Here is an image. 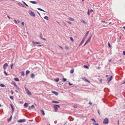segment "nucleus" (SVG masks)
<instances>
[{"mask_svg": "<svg viewBox=\"0 0 125 125\" xmlns=\"http://www.w3.org/2000/svg\"><path fill=\"white\" fill-rule=\"evenodd\" d=\"M89 33V31H88L87 32H86V33L85 35H84V37H83V39L82 41H81V43H80V44L79 45V46L81 45L83 43L85 40V39L87 36L88 34Z\"/></svg>", "mask_w": 125, "mask_h": 125, "instance_id": "1", "label": "nucleus"}, {"mask_svg": "<svg viewBox=\"0 0 125 125\" xmlns=\"http://www.w3.org/2000/svg\"><path fill=\"white\" fill-rule=\"evenodd\" d=\"M28 12H29V14H30V15L31 16H33V17H35V14L32 11L30 10H29V11Z\"/></svg>", "mask_w": 125, "mask_h": 125, "instance_id": "2", "label": "nucleus"}, {"mask_svg": "<svg viewBox=\"0 0 125 125\" xmlns=\"http://www.w3.org/2000/svg\"><path fill=\"white\" fill-rule=\"evenodd\" d=\"M24 88L26 90V92L27 94L29 95H31V92L29 91L27 88L25 87Z\"/></svg>", "mask_w": 125, "mask_h": 125, "instance_id": "3", "label": "nucleus"}, {"mask_svg": "<svg viewBox=\"0 0 125 125\" xmlns=\"http://www.w3.org/2000/svg\"><path fill=\"white\" fill-rule=\"evenodd\" d=\"M108 120L107 118H105L103 121V123L105 124H107L108 123Z\"/></svg>", "mask_w": 125, "mask_h": 125, "instance_id": "4", "label": "nucleus"}, {"mask_svg": "<svg viewBox=\"0 0 125 125\" xmlns=\"http://www.w3.org/2000/svg\"><path fill=\"white\" fill-rule=\"evenodd\" d=\"M8 66V65L7 63H5L3 65V68L4 70L6 69V68Z\"/></svg>", "mask_w": 125, "mask_h": 125, "instance_id": "5", "label": "nucleus"}, {"mask_svg": "<svg viewBox=\"0 0 125 125\" xmlns=\"http://www.w3.org/2000/svg\"><path fill=\"white\" fill-rule=\"evenodd\" d=\"M26 121V120L25 119H20L18 120L17 122H18L21 123L23 122H25Z\"/></svg>", "mask_w": 125, "mask_h": 125, "instance_id": "6", "label": "nucleus"}, {"mask_svg": "<svg viewBox=\"0 0 125 125\" xmlns=\"http://www.w3.org/2000/svg\"><path fill=\"white\" fill-rule=\"evenodd\" d=\"M112 79V76H111L110 78H107V80L108 82V83L110 82Z\"/></svg>", "mask_w": 125, "mask_h": 125, "instance_id": "7", "label": "nucleus"}, {"mask_svg": "<svg viewBox=\"0 0 125 125\" xmlns=\"http://www.w3.org/2000/svg\"><path fill=\"white\" fill-rule=\"evenodd\" d=\"M82 79L84 80V81L86 82H87L88 83H90V82L87 79H86L85 77H84L82 78Z\"/></svg>", "mask_w": 125, "mask_h": 125, "instance_id": "8", "label": "nucleus"}, {"mask_svg": "<svg viewBox=\"0 0 125 125\" xmlns=\"http://www.w3.org/2000/svg\"><path fill=\"white\" fill-rule=\"evenodd\" d=\"M92 37V35H91L90 37L86 41V43H88V42H89L90 41V40H91V39Z\"/></svg>", "mask_w": 125, "mask_h": 125, "instance_id": "9", "label": "nucleus"}, {"mask_svg": "<svg viewBox=\"0 0 125 125\" xmlns=\"http://www.w3.org/2000/svg\"><path fill=\"white\" fill-rule=\"evenodd\" d=\"M54 108L55 109V111H56L57 110V106L56 105H55V104L54 105Z\"/></svg>", "mask_w": 125, "mask_h": 125, "instance_id": "10", "label": "nucleus"}, {"mask_svg": "<svg viewBox=\"0 0 125 125\" xmlns=\"http://www.w3.org/2000/svg\"><path fill=\"white\" fill-rule=\"evenodd\" d=\"M35 77V75L34 74L32 73L31 76V77L32 78H34Z\"/></svg>", "mask_w": 125, "mask_h": 125, "instance_id": "11", "label": "nucleus"}, {"mask_svg": "<svg viewBox=\"0 0 125 125\" xmlns=\"http://www.w3.org/2000/svg\"><path fill=\"white\" fill-rule=\"evenodd\" d=\"M40 43V42H33V44L34 45H35V44H39Z\"/></svg>", "mask_w": 125, "mask_h": 125, "instance_id": "12", "label": "nucleus"}, {"mask_svg": "<svg viewBox=\"0 0 125 125\" xmlns=\"http://www.w3.org/2000/svg\"><path fill=\"white\" fill-rule=\"evenodd\" d=\"M68 19L69 20H70L71 21H74V20L73 19V18H72L70 17H69L68 18Z\"/></svg>", "mask_w": 125, "mask_h": 125, "instance_id": "13", "label": "nucleus"}, {"mask_svg": "<svg viewBox=\"0 0 125 125\" xmlns=\"http://www.w3.org/2000/svg\"><path fill=\"white\" fill-rule=\"evenodd\" d=\"M40 111L41 113L42 114V115H44L45 114L44 111L42 110H41Z\"/></svg>", "mask_w": 125, "mask_h": 125, "instance_id": "14", "label": "nucleus"}, {"mask_svg": "<svg viewBox=\"0 0 125 125\" xmlns=\"http://www.w3.org/2000/svg\"><path fill=\"white\" fill-rule=\"evenodd\" d=\"M10 106H11V108L12 109V112H13L14 111V107H13V105H12L11 104H10Z\"/></svg>", "mask_w": 125, "mask_h": 125, "instance_id": "15", "label": "nucleus"}, {"mask_svg": "<svg viewBox=\"0 0 125 125\" xmlns=\"http://www.w3.org/2000/svg\"><path fill=\"white\" fill-rule=\"evenodd\" d=\"M30 2L34 4H36L37 3V2L35 1H30Z\"/></svg>", "mask_w": 125, "mask_h": 125, "instance_id": "16", "label": "nucleus"}, {"mask_svg": "<svg viewBox=\"0 0 125 125\" xmlns=\"http://www.w3.org/2000/svg\"><path fill=\"white\" fill-rule=\"evenodd\" d=\"M14 87L15 88L17 89L18 90H20V88L17 86V85L15 86Z\"/></svg>", "mask_w": 125, "mask_h": 125, "instance_id": "17", "label": "nucleus"}, {"mask_svg": "<svg viewBox=\"0 0 125 125\" xmlns=\"http://www.w3.org/2000/svg\"><path fill=\"white\" fill-rule=\"evenodd\" d=\"M14 79L15 81H19V79L17 78H15Z\"/></svg>", "mask_w": 125, "mask_h": 125, "instance_id": "18", "label": "nucleus"}, {"mask_svg": "<svg viewBox=\"0 0 125 125\" xmlns=\"http://www.w3.org/2000/svg\"><path fill=\"white\" fill-rule=\"evenodd\" d=\"M52 103H56V104H58L59 103V102L57 101H52Z\"/></svg>", "mask_w": 125, "mask_h": 125, "instance_id": "19", "label": "nucleus"}, {"mask_svg": "<svg viewBox=\"0 0 125 125\" xmlns=\"http://www.w3.org/2000/svg\"><path fill=\"white\" fill-rule=\"evenodd\" d=\"M44 18L45 19H46L48 20H49L48 17L47 16H45L44 17Z\"/></svg>", "mask_w": 125, "mask_h": 125, "instance_id": "20", "label": "nucleus"}, {"mask_svg": "<svg viewBox=\"0 0 125 125\" xmlns=\"http://www.w3.org/2000/svg\"><path fill=\"white\" fill-rule=\"evenodd\" d=\"M12 84L14 86L17 85L16 83L14 82H12Z\"/></svg>", "mask_w": 125, "mask_h": 125, "instance_id": "21", "label": "nucleus"}, {"mask_svg": "<svg viewBox=\"0 0 125 125\" xmlns=\"http://www.w3.org/2000/svg\"><path fill=\"white\" fill-rule=\"evenodd\" d=\"M30 72L29 71L27 70L26 72V75H27Z\"/></svg>", "mask_w": 125, "mask_h": 125, "instance_id": "22", "label": "nucleus"}, {"mask_svg": "<svg viewBox=\"0 0 125 125\" xmlns=\"http://www.w3.org/2000/svg\"><path fill=\"white\" fill-rule=\"evenodd\" d=\"M73 72H74V69H73L71 70L70 72L71 73V74H72L73 73Z\"/></svg>", "mask_w": 125, "mask_h": 125, "instance_id": "23", "label": "nucleus"}, {"mask_svg": "<svg viewBox=\"0 0 125 125\" xmlns=\"http://www.w3.org/2000/svg\"><path fill=\"white\" fill-rule=\"evenodd\" d=\"M14 64L13 63H12L10 65V68L11 69H13V66Z\"/></svg>", "mask_w": 125, "mask_h": 125, "instance_id": "24", "label": "nucleus"}, {"mask_svg": "<svg viewBox=\"0 0 125 125\" xmlns=\"http://www.w3.org/2000/svg\"><path fill=\"white\" fill-rule=\"evenodd\" d=\"M66 79L64 78H63L62 80V81L63 82H65L66 81Z\"/></svg>", "mask_w": 125, "mask_h": 125, "instance_id": "25", "label": "nucleus"}, {"mask_svg": "<svg viewBox=\"0 0 125 125\" xmlns=\"http://www.w3.org/2000/svg\"><path fill=\"white\" fill-rule=\"evenodd\" d=\"M81 21L82 22H83V23L85 24H86V22L85 21L83 20H81Z\"/></svg>", "mask_w": 125, "mask_h": 125, "instance_id": "26", "label": "nucleus"}, {"mask_svg": "<svg viewBox=\"0 0 125 125\" xmlns=\"http://www.w3.org/2000/svg\"><path fill=\"white\" fill-rule=\"evenodd\" d=\"M24 106L25 107H27L28 105V104L26 103H25L24 105Z\"/></svg>", "mask_w": 125, "mask_h": 125, "instance_id": "27", "label": "nucleus"}, {"mask_svg": "<svg viewBox=\"0 0 125 125\" xmlns=\"http://www.w3.org/2000/svg\"><path fill=\"white\" fill-rule=\"evenodd\" d=\"M65 48L67 50H68L69 49V48L67 46H66L65 47Z\"/></svg>", "mask_w": 125, "mask_h": 125, "instance_id": "28", "label": "nucleus"}, {"mask_svg": "<svg viewBox=\"0 0 125 125\" xmlns=\"http://www.w3.org/2000/svg\"><path fill=\"white\" fill-rule=\"evenodd\" d=\"M59 80V78H57L55 80V81L57 82H58Z\"/></svg>", "mask_w": 125, "mask_h": 125, "instance_id": "29", "label": "nucleus"}, {"mask_svg": "<svg viewBox=\"0 0 125 125\" xmlns=\"http://www.w3.org/2000/svg\"><path fill=\"white\" fill-rule=\"evenodd\" d=\"M0 86L1 87H4L5 86V85L3 84H1L0 85Z\"/></svg>", "mask_w": 125, "mask_h": 125, "instance_id": "30", "label": "nucleus"}, {"mask_svg": "<svg viewBox=\"0 0 125 125\" xmlns=\"http://www.w3.org/2000/svg\"><path fill=\"white\" fill-rule=\"evenodd\" d=\"M53 93L56 95H57L58 94V93L54 91Z\"/></svg>", "mask_w": 125, "mask_h": 125, "instance_id": "31", "label": "nucleus"}, {"mask_svg": "<svg viewBox=\"0 0 125 125\" xmlns=\"http://www.w3.org/2000/svg\"><path fill=\"white\" fill-rule=\"evenodd\" d=\"M18 4L20 6H22L23 7H24V6H23V5L22 4H21V3H19Z\"/></svg>", "mask_w": 125, "mask_h": 125, "instance_id": "32", "label": "nucleus"}, {"mask_svg": "<svg viewBox=\"0 0 125 125\" xmlns=\"http://www.w3.org/2000/svg\"><path fill=\"white\" fill-rule=\"evenodd\" d=\"M4 73L6 76H7L8 75V74L5 71H4Z\"/></svg>", "mask_w": 125, "mask_h": 125, "instance_id": "33", "label": "nucleus"}, {"mask_svg": "<svg viewBox=\"0 0 125 125\" xmlns=\"http://www.w3.org/2000/svg\"><path fill=\"white\" fill-rule=\"evenodd\" d=\"M70 40L72 41V42H73V38L72 37H70Z\"/></svg>", "mask_w": 125, "mask_h": 125, "instance_id": "34", "label": "nucleus"}, {"mask_svg": "<svg viewBox=\"0 0 125 125\" xmlns=\"http://www.w3.org/2000/svg\"><path fill=\"white\" fill-rule=\"evenodd\" d=\"M23 3L25 4V5L27 6V7H28V6L27 4H26V3H25V2H24V1H23Z\"/></svg>", "mask_w": 125, "mask_h": 125, "instance_id": "35", "label": "nucleus"}, {"mask_svg": "<svg viewBox=\"0 0 125 125\" xmlns=\"http://www.w3.org/2000/svg\"><path fill=\"white\" fill-rule=\"evenodd\" d=\"M84 67L87 69H88L89 68L86 65H84Z\"/></svg>", "mask_w": 125, "mask_h": 125, "instance_id": "36", "label": "nucleus"}, {"mask_svg": "<svg viewBox=\"0 0 125 125\" xmlns=\"http://www.w3.org/2000/svg\"><path fill=\"white\" fill-rule=\"evenodd\" d=\"M108 46H109V48H110L111 47V45L109 43V42H108Z\"/></svg>", "mask_w": 125, "mask_h": 125, "instance_id": "37", "label": "nucleus"}, {"mask_svg": "<svg viewBox=\"0 0 125 125\" xmlns=\"http://www.w3.org/2000/svg\"><path fill=\"white\" fill-rule=\"evenodd\" d=\"M88 15H90V11L89 10H88V11L87 13Z\"/></svg>", "mask_w": 125, "mask_h": 125, "instance_id": "38", "label": "nucleus"}, {"mask_svg": "<svg viewBox=\"0 0 125 125\" xmlns=\"http://www.w3.org/2000/svg\"><path fill=\"white\" fill-rule=\"evenodd\" d=\"M91 120H92L93 121H94L95 123H96V122L95 121V120L94 119H93V118H92V119H91Z\"/></svg>", "mask_w": 125, "mask_h": 125, "instance_id": "39", "label": "nucleus"}, {"mask_svg": "<svg viewBox=\"0 0 125 125\" xmlns=\"http://www.w3.org/2000/svg\"><path fill=\"white\" fill-rule=\"evenodd\" d=\"M11 118H12V116H11L8 119V121H10L11 119Z\"/></svg>", "mask_w": 125, "mask_h": 125, "instance_id": "40", "label": "nucleus"}, {"mask_svg": "<svg viewBox=\"0 0 125 125\" xmlns=\"http://www.w3.org/2000/svg\"><path fill=\"white\" fill-rule=\"evenodd\" d=\"M10 98L11 99H13V97L12 96H10Z\"/></svg>", "mask_w": 125, "mask_h": 125, "instance_id": "41", "label": "nucleus"}, {"mask_svg": "<svg viewBox=\"0 0 125 125\" xmlns=\"http://www.w3.org/2000/svg\"><path fill=\"white\" fill-rule=\"evenodd\" d=\"M101 22H105L106 23H107L105 21H102Z\"/></svg>", "mask_w": 125, "mask_h": 125, "instance_id": "42", "label": "nucleus"}, {"mask_svg": "<svg viewBox=\"0 0 125 125\" xmlns=\"http://www.w3.org/2000/svg\"><path fill=\"white\" fill-rule=\"evenodd\" d=\"M93 124H94V125H98V124L97 123L95 124L94 123H93Z\"/></svg>", "mask_w": 125, "mask_h": 125, "instance_id": "43", "label": "nucleus"}, {"mask_svg": "<svg viewBox=\"0 0 125 125\" xmlns=\"http://www.w3.org/2000/svg\"><path fill=\"white\" fill-rule=\"evenodd\" d=\"M14 21H15V23L16 24H17V21L15 20H14Z\"/></svg>", "mask_w": 125, "mask_h": 125, "instance_id": "44", "label": "nucleus"}, {"mask_svg": "<svg viewBox=\"0 0 125 125\" xmlns=\"http://www.w3.org/2000/svg\"><path fill=\"white\" fill-rule=\"evenodd\" d=\"M22 75L24 76V73L23 72H22Z\"/></svg>", "mask_w": 125, "mask_h": 125, "instance_id": "45", "label": "nucleus"}, {"mask_svg": "<svg viewBox=\"0 0 125 125\" xmlns=\"http://www.w3.org/2000/svg\"><path fill=\"white\" fill-rule=\"evenodd\" d=\"M34 107V106L33 105H32L31 106V108H33Z\"/></svg>", "mask_w": 125, "mask_h": 125, "instance_id": "46", "label": "nucleus"}, {"mask_svg": "<svg viewBox=\"0 0 125 125\" xmlns=\"http://www.w3.org/2000/svg\"><path fill=\"white\" fill-rule=\"evenodd\" d=\"M67 22L69 23L70 24H72V23L70 21H67Z\"/></svg>", "mask_w": 125, "mask_h": 125, "instance_id": "47", "label": "nucleus"}, {"mask_svg": "<svg viewBox=\"0 0 125 125\" xmlns=\"http://www.w3.org/2000/svg\"><path fill=\"white\" fill-rule=\"evenodd\" d=\"M22 25L23 26H24V23L23 22H22L21 23Z\"/></svg>", "mask_w": 125, "mask_h": 125, "instance_id": "48", "label": "nucleus"}, {"mask_svg": "<svg viewBox=\"0 0 125 125\" xmlns=\"http://www.w3.org/2000/svg\"><path fill=\"white\" fill-rule=\"evenodd\" d=\"M68 83H69V85H72L73 84L72 83H70V82H69Z\"/></svg>", "mask_w": 125, "mask_h": 125, "instance_id": "49", "label": "nucleus"}, {"mask_svg": "<svg viewBox=\"0 0 125 125\" xmlns=\"http://www.w3.org/2000/svg\"><path fill=\"white\" fill-rule=\"evenodd\" d=\"M37 9L39 10L42 11V9L40 8H38Z\"/></svg>", "mask_w": 125, "mask_h": 125, "instance_id": "50", "label": "nucleus"}, {"mask_svg": "<svg viewBox=\"0 0 125 125\" xmlns=\"http://www.w3.org/2000/svg\"><path fill=\"white\" fill-rule=\"evenodd\" d=\"M55 105H56L58 107H60V106L59 105H57V104H55Z\"/></svg>", "mask_w": 125, "mask_h": 125, "instance_id": "51", "label": "nucleus"}, {"mask_svg": "<svg viewBox=\"0 0 125 125\" xmlns=\"http://www.w3.org/2000/svg\"><path fill=\"white\" fill-rule=\"evenodd\" d=\"M123 54L124 55H125V51H124L123 52Z\"/></svg>", "mask_w": 125, "mask_h": 125, "instance_id": "52", "label": "nucleus"}, {"mask_svg": "<svg viewBox=\"0 0 125 125\" xmlns=\"http://www.w3.org/2000/svg\"><path fill=\"white\" fill-rule=\"evenodd\" d=\"M89 104L91 105L92 104V103H91V102H90L89 103Z\"/></svg>", "mask_w": 125, "mask_h": 125, "instance_id": "53", "label": "nucleus"}, {"mask_svg": "<svg viewBox=\"0 0 125 125\" xmlns=\"http://www.w3.org/2000/svg\"><path fill=\"white\" fill-rule=\"evenodd\" d=\"M11 92L12 94H13L14 93L13 92L12 90H11Z\"/></svg>", "mask_w": 125, "mask_h": 125, "instance_id": "54", "label": "nucleus"}, {"mask_svg": "<svg viewBox=\"0 0 125 125\" xmlns=\"http://www.w3.org/2000/svg\"><path fill=\"white\" fill-rule=\"evenodd\" d=\"M97 112H98V113L99 114V115H100V113L99 112V110H97Z\"/></svg>", "mask_w": 125, "mask_h": 125, "instance_id": "55", "label": "nucleus"}, {"mask_svg": "<svg viewBox=\"0 0 125 125\" xmlns=\"http://www.w3.org/2000/svg\"><path fill=\"white\" fill-rule=\"evenodd\" d=\"M59 46L61 48V49H63V48L62 47L60 46L59 45Z\"/></svg>", "mask_w": 125, "mask_h": 125, "instance_id": "56", "label": "nucleus"}, {"mask_svg": "<svg viewBox=\"0 0 125 125\" xmlns=\"http://www.w3.org/2000/svg\"><path fill=\"white\" fill-rule=\"evenodd\" d=\"M90 12H93V10L92 9H91V10H90Z\"/></svg>", "mask_w": 125, "mask_h": 125, "instance_id": "57", "label": "nucleus"}, {"mask_svg": "<svg viewBox=\"0 0 125 125\" xmlns=\"http://www.w3.org/2000/svg\"><path fill=\"white\" fill-rule=\"evenodd\" d=\"M63 24H64V25H66V23H65V22H63Z\"/></svg>", "mask_w": 125, "mask_h": 125, "instance_id": "58", "label": "nucleus"}, {"mask_svg": "<svg viewBox=\"0 0 125 125\" xmlns=\"http://www.w3.org/2000/svg\"><path fill=\"white\" fill-rule=\"evenodd\" d=\"M42 38V39H43V40H46L45 39H44V38Z\"/></svg>", "mask_w": 125, "mask_h": 125, "instance_id": "59", "label": "nucleus"}, {"mask_svg": "<svg viewBox=\"0 0 125 125\" xmlns=\"http://www.w3.org/2000/svg\"><path fill=\"white\" fill-rule=\"evenodd\" d=\"M87 43H86V42L84 44V46H85Z\"/></svg>", "mask_w": 125, "mask_h": 125, "instance_id": "60", "label": "nucleus"}, {"mask_svg": "<svg viewBox=\"0 0 125 125\" xmlns=\"http://www.w3.org/2000/svg\"><path fill=\"white\" fill-rule=\"evenodd\" d=\"M74 107L75 108H76L77 107V106H74Z\"/></svg>", "mask_w": 125, "mask_h": 125, "instance_id": "61", "label": "nucleus"}, {"mask_svg": "<svg viewBox=\"0 0 125 125\" xmlns=\"http://www.w3.org/2000/svg\"><path fill=\"white\" fill-rule=\"evenodd\" d=\"M7 16L9 18V19H10V17L9 16Z\"/></svg>", "mask_w": 125, "mask_h": 125, "instance_id": "62", "label": "nucleus"}, {"mask_svg": "<svg viewBox=\"0 0 125 125\" xmlns=\"http://www.w3.org/2000/svg\"><path fill=\"white\" fill-rule=\"evenodd\" d=\"M111 61V60H109V62H110Z\"/></svg>", "mask_w": 125, "mask_h": 125, "instance_id": "63", "label": "nucleus"}, {"mask_svg": "<svg viewBox=\"0 0 125 125\" xmlns=\"http://www.w3.org/2000/svg\"><path fill=\"white\" fill-rule=\"evenodd\" d=\"M123 84H125V81L123 83Z\"/></svg>", "mask_w": 125, "mask_h": 125, "instance_id": "64", "label": "nucleus"}]
</instances>
